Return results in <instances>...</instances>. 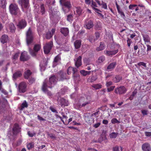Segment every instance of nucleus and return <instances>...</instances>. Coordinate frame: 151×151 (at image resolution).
Here are the masks:
<instances>
[{"label": "nucleus", "mask_w": 151, "mask_h": 151, "mask_svg": "<svg viewBox=\"0 0 151 151\" xmlns=\"http://www.w3.org/2000/svg\"><path fill=\"white\" fill-rule=\"evenodd\" d=\"M49 85L47 83L46 81H45L43 83V85L42 87V89L44 92H45L47 91V87L50 88H52V85H55L57 82V80H58V78L55 76H52L49 78Z\"/></svg>", "instance_id": "1"}, {"label": "nucleus", "mask_w": 151, "mask_h": 151, "mask_svg": "<svg viewBox=\"0 0 151 151\" xmlns=\"http://www.w3.org/2000/svg\"><path fill=\"white\" fill-rule=\"evenodd\" d=\"M10 13L12 15L20 16L21 13L18 6L14 4H11L9 6Z\"/></svg>", "instance_id": "2"}, {"label": "nucleus", "mask_w": 151, "mask_h": 151, "mask_svg": "<svg viewBox=\"0 0 151 151\" xmlns=\"http://www.w3.org/2000/svg\"><path fill=\"white\" fill-rule=\"evenodd\" d=\"M60 3L64 7L63 8V9L65 13L69 11L72 7L71 2L70 1L60 0Z\"/></svg>", "instance_id": "3"}, {"label": "nucleus", "mask_w": 151, "mask_h": 151, "mask_svg": "<svg viewBox=\"0 0 151 151\" xmlns=\"http://www.w3.org/2000/svg\"><path fill=\"white\" fill-rule=\"evenodd\" d=\"M26 35L27 44L29 46L32 42L34 39V33L30 27L29 28Z\"/></svg>", "instance_id": "4"}, {"label": "nucleus", "mask_w": 151, "mask_h": 151, "mask_svg": "<svg viewBox=\"0 0 151 151\" xmlns=\"http://www.w3.org/2000/svg\"><path fill=\"white\" fill-rule=\"evenodd\" d=\"M60 13L58 11L52 12L50 14V19L53 22H58L60 19Z\"/></svg>", "instance_id": "5"}, {"label": "nucleus", "mask_w": 151, "mask_h": 151, "mask_svg": "<svg viewBox=\"0 0 151 151\" xmlns=\"http://www.w3.org/2000/svg\"><path fill=\"white\" fill-rule=\"evenodd\" d=\"M53 46V43L52 41L46 43L43 47L44 53L45 54H48L50 52Z\"/></svg>", "instance_id": "6"}, {"label": "nucleus", "mask_w": 151, "mask_h": 151, "mask_svg": "<svg viewBox=\"0 0 151 151\" xmlns=\"http://www.w3.org/2000/svg\"><path fill=\"white\" fill-rule=\"evenodd\" d=\"M127 89L124 86H121L115 88L114 92L115 93L119 95L123 94L125 93Z\"/></svg>", "instance_id": "7"}, {"label": "nucleus", "mask_w": 151, "mask_h": 151, "mask_svg": "<svg viewBox=\"0 0 151 151\" xmlns=\"http://www.w3.org/2000/svg\"><path fill=\"white\" fill-rule=\"evenodd\" d=\"M115 4L117 10L119 14L121 15V17L124 18L125 17V15L124 13V10L126 8L124 7H122V6H120L117 4L116 1L115 2Z\"/></svg>", "instance_id": "8"}, {"label": "nucleus", "mask_w": 151, "mask_h": 151, "mask_svg": "<svg viewBox=\"0 0 151 151\" xmlns=\"http://www.w3.org/2000/svg\"><path fill=\"white\" fill-rule=\"evenodd\" d=\"M19 91L20 93H24L26 91L27 85L25 82H22L19 85Z\"/></svg>", "instance_id": "9"}, {"label": "nucleus", "mask_w": 151, "mask_h": 151, "mask_svg": "<svg viewBox=\"0 0 151 151\" xmlns=\"http://www.w3.org/2000/svg\"><path fill=\"white\" fill-rule=\"evenodd\" d=\"M18 4L22 6V10L24 12L23 7L25 8H27L29 6V0H19L18 1Z\"/></svg>", "instance_id": "10"}, {"label": "nucleus", "mask_w": 151, "mask_h": 151, "mask_svg": "<svg viewBox=\"0 0 151 151\" xmlns=\"http://www.w3.org/2000/svg\"><path fill=\"white\" fill-rule=\"evenodd\" d=\"M29 56L27 52L25 51L22 52L20 57V60L21 61L24 62L28 60L29 59Z\"/></svg>", "instance_id": "11"}, {"label": "nucleus", "mask_w": 151, "mask_h": 151, "mask_svg": "<svg viewBox=\"0 0 151 151\" xmlns=\"http://www.w3.org/2000/svg\"><path fill=\"white\" fill-rule=\"evenodd\" d=\"M61 56L60 55H58L56 56L54 59L52 63V67H56L57 65L61 64Z\"/></svg>", "instance_id": "12"}, {"label": "nucleus", "mask_w": 151, "mask_h": 151, "mask_svg": "<svg viewBox=\"0 0 151 151\" xmlns=\"http://www.w3.org/2000/svg\"><path fill=\"white\" fill-rule=\"evenodd\" d=\"M98 79L97 75L96 73H92L91 76L89 77L87 79V81L89 83H92L96 81Z\"/></svg>", "instance_id": "13"}, {"label": "nucleus", "mask_w": 151, "mask_h": 151, "mask_svg": "<svg viewBox=\"0 0 151 151\" xmlns=\"http://www.w3.org/2000/svg\"><path fill=\"white\" fill-rule=\"evenodd\" d=\"M20 128H19V124H15L12 129L13 134L14 135H16L20 131Z\"/></svg>", "instance_id": "14"}, {"label": "nucleus", "mask_w": 151, "mask_h": 151, "mask_svg": "<svg viewBox=\"0 0 151 151\" xmlns=\"http://www.w3.org/2000/svg\"><path fill=\"white\" fill-rule=\"evenodd\" d=\"M84 26L86 28L90 29L93 27V22L91 20H86L85 21Z\"/></svg>", "instance_id": "15"}, {"label": "nucleus", "mask_w": 151, "mask_h": 151, "mask_svg": "<svg viewBox=\"0 0 151 151\" xmlns=\"http://www.w3.org/2000/svg\"><path fill=\"white\" fill-rule=\"evenodd\" d=\"M27 25V23L24 19H22L20 20L17 25L18 27L20 29L24 28Z\"/></svg>", "instance_id": "16"}, {"label": "nucleus", "mask_w": 151, "mask_h": 151, "mask_svg": "<svg viewBox=\"0 0 151 151\" xmlns=\"http://www.w3.org/2000/svg\"><path fill=\"white\" fill-rule=\"evenodd\" d=\"M80 102H82L83 101V103L82 104L81 107H83L86 106L87 105L90 104L91 103V100L86 98H82L80 100Z\"/></svg>", "instance_id": "17"}, {"label": "nucleus", "mask_w": 151, "mask_h": 151, "mask_svg": "<svg viewBox=\"0 0 151 151\" xmlns=\"http://www.w3.org/2000/svg\"><path fill=\"white\" fill-rule=\"evenodd\" d=\"M96 2L94 1L93 0H91V7L92 9L94 10L95 12H102L99 9L97 8L98 7Z\"/></svg>", "instance_id": "18"}, {"label": "nucleus", "mask_w": 151, "mask_h": 151, "mask_svg": "<svg viewBox=\"0 0 151 151\" xmlns=\"http://www.w3.org/2000/svg\"><path fill=\"white\" fill-rule=\"evenodd\" d=\"M142 148L143 151H151V147L148 143L143 144L142 145Z\"/></svg>", "instance_id": "19"}, {"label": "nucleus", "mask_w": 151, "mask_h": 151, "mask_svg": "<svg viewBox=\"0 0 151 151\" xmlns=\"http://www.w3.org/2000/svg\"><path fill=\"white\" fill-rule=\"evenodd\" d=\"M118 50L112 51L106 50L104 51V53L107 56H111L116 54L118 52Z\"/></svg>", "instance_id": "20"}, {"label": "nucleus", "mask_w": 151, "mask_h": 151, "mask_svg": "<svg viewBox=\"0 0 151 151\" xmlns=\"http://www.w3.org/2000/svg\"><path fill=\"white\" fill-rule=\"evenodd\" d=\"M32 74V73L30 70H26L23 74L24 77L25 79H28Z\"/></svg>", "instance_id": "21"}, {"label": "nucleus", "mask_w": 151, "mask_h": 151, "mask_svg": "<svg viewBox=\"0 0 151 151\" xmlns=\"http://www.w3.org/2000/svg\"><path fill=\"white\" fill-rule=\"evenodd\" d=\"M60 32L65 37H66L69 33V30L68 28L66 27H62L60 29Z\"/></svg>", "instance_id": "22"}, {"label": "nucleus", "mask_w": 151, "mask_h": 151, "mask_svg": "<svg viewBox=\"0 0 151 151\" xmlns=\"http://www.w3.org/2000/svg\"><path fill=\"white\" fill-rule=\"evenodd\" d=\"M145 44H148L150 43V39L148 35L146 34H142Z\"/></svg>", "instance_id": "23"}, {"label": "nucleus", "mask_w": 151, "mask_h": 151, "mask_svg": "<svg viewBox=\"0 0 151 151\" xmlns=\"http://www.w3.org/2000/svg\"><path fill=\"white\" fill-rule=\"evenodd\" d=\"M59 102L62 107L68 106L69 104L68 101L63 98L60 99Z\"/></svg>", "instance_id": "24"}, {"label": "nucleus", "mask_w": 151, "mask_h": 151, "mask_svg": "<svg viewBox=\"0 0 151 151\" xmlns=\"http://www.w3.org/2000/svg\"><path fill=\"white\" fill-rule=\"evenodd\" d=\"M77 70L76 68H74L72 67H69L67 70V73L68 74L70 75L72 73L73 75L76 72Z\"/></svg>", "instance_id": "25"}, {"label": "nucleus", "mask_w": 151, "mask_h": 151, "mask_svg": "<svg viewBox=\"0 0 151 151\" xmlns=\"http://www.w3.org/2000/svg\"><path fill=\"white\" fill-rule=\"evenodd\" d=\"M81 45V41L80 40H76L74 42V45L75 49H78Z\"/></svg>", "instance_id": "26"}, {"label": "nucleus", "mask_w": 151, "mask_h": 151, "mask_svg": "<svg viewBox=\"0 0 151 151\" xmlns=\"http://www.w3.org/2000/svg\"><path fill=\"white\" fill-rule=\"evenodd\" d=\"M122 78L121 76L119 75H116L113 78V81L115 83L119 82L120 80H122Z\"/></svg>", "instance_id": "27"}, {"label": "nucleus", "mask_w": 151, "mask_h": 151, "mask_svg": "<svg viewBox=\"0 0 151 151\" xmlns=\"http://www.w3.org/2000/svg\"><path fill=\"white\" fill-rule=\"evenodd\" d=\"M81 59L82 57L81 56H79L77 59L75 63V65L77 68L79 67L82 65Z\"/></svg>", "instance_id": "28"}, {"label": "nucleus", "mask_w": 151, "mask_h": 151, "mask_svg": "<svg viewBox=\"0 0 151 151\" xmlns=\"http://www.w3.org/2000/svg\"><path fill=\"white\" fill-rule=\"evenodd\" d=\"M73 77L74 81L76 83H78L80 80V76L79 74H78L76 73L73 75Z\"/></svg>", "instance_id": "29"}, {"label": "nucleus", "mask_w": 151, "mask_h": 151, "mask_svg": "<svg viewBox=\"0 0 151 151\" xmlns=\"http://www.w3.org/2000/svg\"><path fill=\"white\" fill-rule=\"evenodd\" d=\"M91 72H93V71H86L84 70H82L80 71V73L81 75L83 76H86L87 75H89L91 73Z\"/></svg>", "instance_id": "30"}, {"label": "nucleus", "mask_w": 151, "mask_h": 151, "mask_svg": "<svg viewBox=\"0 0 151 151\" xmlns=\"http://www.w3.org/2000/svg\"><path fill=\"white\" fill-rule=\"evenodd\" d=\"M8 40V37L7 35H2L0 39L1 42L3 44L6 42Z\"/></svg>", "instance_id": "31"}, {"label": "nucleus", "mask_w": 151, "mask_h": 151, "mask_svg": "<svg viewBox=\"0 0 151 151\" xmlns=\"http://www.w3.org/2000/svg\"><path fill=\"white\" fill-rule=\"evenodd\" d=\"M117 63L116 62H114L111 63L107 66V69L108 70L114 69Z\"/></svg>", "instance_id": "32"}, {"label": "nucleus", "mask_w": 151, "mask_h": 151, "mask_svg": "<svg viewBox=\"0 0 151 151\" xmlns=\"http://www.w3.org/2000/svg\"><path fill=\"white\" fill-rule=\"evenodd\" d=\"M105 57L104 55H102L99 58L96 60V63L98 64H99L103 63L105 61Z\"/></svg>", "instance_id": "33"}, {"label": "nucleus", "mask_w": 151, "mask_h": 151, "mask_svg": "<svg viewBox=\"0 0 151 151\" xmlns=\"http://www.w3.org/2000/svg\"><path fill=\"white\" fill-rule=\"evenodd\" d=\"M98 4L101 6L102 5V7L104 8L105 9H107V5L106 3H104L103 2H102V3L101 4L100 3V1L99 0H94Z\"/></svg>", "instance_id": "34"}, {"label": "nucleus", "mask_w": 151, "mask_h": 151, "mask_svg": "<svg viewBox=\"0 0 151 151\" xmlns=\"http://www.w3.org/2000/svg\"><path fill=\"white\" fill-rule=\"evenodd\" d=\"M22 75L21 72L20 71H17L15 72L13 74V78L15 79H16L20 77Z\"/></svg>", "instance_id": "35"}, {"label": "nucleus", "mask_w": 151, "mask_h": 151, "mask_svg": "<svg viewBox=\"0 0 151 151\" xmlns=\"http://www.w3.org/2000/svg\"><path fill=\"white\" fill-rule=\"evenodd\" d=\"M105 47V45L104 44V42H100V46L99 47L96 48V50L98 51H100L103 50Z\"/></svg>", "instance_id": "36"}, {"label": "nucleus", "mask_w": 151, "mask_h": 151, "mask_svg": "<svg viewBox=\"0 0 151 151\" xmlns=\"http://www.w3.org/2000/svg\"><path fill=\"white\" fill-rule=\"evenodd\" d=\"M9 28L10 31L12 32H14L16 29V27L13 23H10L9 24Z\"/></svg>", "instance_id": "37"}, {"label": "nucleus", "mask_w": 151, "mask_h": 151, "mask_svg": "<svg viewBox=\"0 0 151 151\" xmlns=\"http://www.w3.org/2000/svg\"><path fill=\"white\" fill-rule=\"evenodd\" d=\"M41 48V45L40 44H35L33 50L35 52H38Z\"/></svg>", "instance_id": "38"}, {"label": "nucleus", "mask_w": 151, "mask_h": 151, "mask_svg": "<svg viewBox=\"0 0 151 151\" xmlns=\"http://www.w3.org/2000/svg\"><path fill=\"white\" fill-rule=\"evenodd\" d=\"M6 0H2L0 2V7L4 8L6 6Z\"/></svg>", "instance_id": "39"}, {"label": "nucleus", "mask_w": 151, "mask_h": 151, "mask_svg": "<svg viewBox=\"0 0 151 151\" xmlns=\"http://www.w3.org/2000/svg\"><path fill=\"white\" fill-rule=\"evenodd\" d=\"M28 106V104L26 101H24L23 102L22 104L20 109L22 110L24 108H27Z\"/></svg>", "instance_id": "40"}, {"label": "nucleus", "mask_w": 151, "mask_h": 151, "mask_svg": "<svg viewBox=\"0 0 151 151\" xmlns=\"http://www.w3.org/2000/svg\"><path fill=\"white\" fill-rule=\"evenodd\" d=\"M28 80V81L29 84H32L33 83L35 82L36 79L34 77H31L29 78Z\"/></svg>", "instance_id": "41"}, {"label": "nucleus", "mask_w": 151, "mask_h": 151, "mask_svg": "<svg viewBox=\"0 0 151 151\" xmlns=\"http://www.w3.org/2000/svg\"><path fill=\"white\" fill-rule=\"evenodd\" d=\"M92 87L96 89H97L102 88V85L100 84H96L93 85L92 86Z\"/></svg>", "instance_id": "42"}, {"label": "nucleus", "mask_w": 151, "mask_h": 151, "mask_svg": "<svg viewBox=\"0 0 151 151\" xmlns=\"http://www.w3.org/2000/svg\"><path fill=\"white\" fill-rule=\"evenodd\" d=\"M76 11L78 15H80L82 12V9L80 7H76Z\"/></svg>", "instance_id": "43"}, {"label": "nucleus", "mask_w": 151, "mask_h": 151, "mask_svg": "<svg viewBox=\"0 0 151 151\" xmlns=\"http://www.w3.org/2000/svg\"><path fill=\"white\" fill-rule=\"evenodd\" d=\"M67 20L69 22H71L73 20V15L72 14H70L67 16Z\"/></svg>", "instance_id": "44"}, {"label": "nucleus", "mask_w": 151, "mask_h": 151, "mask_svg": "<svg viewBox=\"0 0 151 151\" xmlns=\"http://www.w3.org/2000/svg\"><path fill=\"white\" fill-rule=\"evenodd\" d=\"M118 134V133H117L112 132L110 134L109 137L111 138H115L116 137Z\"/></svg>", "instance_id": "45"}, {"label": "nucleus", "mask_w": 151, "mask_h": 151, "mask_svg": "<svg viewBox=\"0 0 151 151\" xmlns=\"http://www.w3.org/2000/svg\"><path fill=\"white\" fill-rule=\"evenodd\" d=\"M27 147L28 150H30L34 147V145L33 142H31L28 144L27 145Z\"/></svg>", "instance_id": "46"}, {"label": "nucleus", "mask_w": 151, "mask_h": 151, "mask_svg": "<svg viewBox=\"0 0 151 151\" xmlns=\"http://www.w3.org/2000/svg\"><path fill=\"white\" fill-rule=\"evenodd\" d=\"M96 28L97 30H100L101 28V25L100 22H97L95 25Z\"/></svg>", "instance_id": "47"}, {"label": "nucleus", "mask_w": 151, "mask_h": 151, "mask_svg": "<svg viewBox=\"0 0 151 151\" xmlns=\"http://www.w3.org/2000/svg\"><path fill=\"white\" fill-rule=\"evenodd\" d=\"M40 12L42 13V14H43L45 13V9L44 7V4H42L40 6Z\"/></svg>", "instance_id": "48"}, {"label": "nucleus", "mask_w": 151, "mask_h": 151, "mask_svg": "<svg viewBox=\"0 0 151 151\" xmlns=\"http://www.w3.org/2000/svg\"><path fill=\"white\" fill-rule=\"evenodd\" d=\"M52 36V34L51 32H49L46 34V38L47 39H50Z\"/></svg>", "instance_id": "49"}, {"label": "nucleus", "mask_w": 151, "mask_h": 151, "mask_svg": "<svg viewBox=\"0 0 151 151\" xmlns=\"http://www.w3.org/2000/svg\"><path fill=\"white\" fill-rule=\"evenodd\" d=\"M111 122L113 124L115 123L119 124L120 123V122L116 118H114L111 119Z\"/></svg>", "instance_id": "50"}, {"label": "nucleus", "mask_w": 151, "mask_h": 151, "mask_svg": "<svg viewBox=\"0 0 151 151\" xmlns=\"http://www.w3.org/2000/svg\"><path fill=\"white\" fill-rule=\"evenodd\" d=\"M47 134L48 136L51 139H55L56 138V137L55 136V135L52 134V133H47Z\"/></svg>", "instance_id": "51"}, {"label": "nucleus", "mask_w": 151, "mask_h": 151, "mask_svg": "<svg viewBox=\"0 0 151 151\" xmlns=\"http://www.w3.org/2000/svg\"><path fill=\"white\" fill-rule=\"evenodd\" d=\"M37 119L38 120L40 121V122H45L46 121V119L41 116L40 115H38L37 116Z\"/></svg>", "instance_id": "52"}, {"label": "nucleus", "mask_w": 151, "mask_h": 151, "mask_svg": "<svg viewBox=\"0 0 151 151\" xmlns=\"http://www.w3.org/2000/svg\"><path fill=\"white\" fill-rule=\"evenodd\" d=\"M30 52L32 56L34 57L36 56L37 52H35L34 50H31L30 51Z\"/></svg>", "instance_id": "53"}, {"label": "nucleus", "mask_w": 151, "mask_h": 151, "mask_svg": "<svg viewBox=\"0 0 151 151\" xmlns=\"http://www.w3.org/2000/svg\"><path fill=\"white\" fill-rule=\"evenodd\" d=\"M19 57V53H16L14 55H13L12 59L13 60H16Z\"/></svg>", "instance_id": "54"}, {"label": "nucleus", "mask_w": 151, "mask_h": 151, "mask_svg": "<svg viewBox=\"0 0 151 151\" xmlns=\"http://www.w3.org/2000/svg\"><path fill=\"white\" fill-rule=\"evenodd\" d=\"M113 151H119V147L117 145H116L113 147Z\"/></svg>", "instance_id": "55"}, {"label": "nucleus", "mask_w": 151, "mask_h": 151, "mask_svg": "<svg viewBox=\"0 0 151 151\" xmlns=\"http://www.w3.org/2000/svg\"><path fill=\"white\" fill-rule=\"evenodd\" d=\"M115 88V86H110L109 88H107V91L108 92H110L112 91H113L114 88Z\"/></svg>", "instance_id": "56"}, {"label": "nucleus", "mask_w": 151, "mask_h": 151, "mask_svg": "<svg viewBox=\"0 0 151 151\" xmlns=\"http://www.w3.org/2000/svg\"><path fill=\"white\" fill-rule=\"evenodd\" d=\"M65 79H66L65 77L64 76V74L63 73L61 74L60 75V81H63Z\"/></svg>", "instance_id": "57"}, {"label": "nucleus", "mask_w": 151, "mask_h": 151, "mask_svg": "<svg viewBox=\"0 0 151 151\" xmlns=\"http://www.w3.org/2000/svg\"><path fill=\"white\" fill-rule=\"evenodd\" d=\"M137 5L136 4L130 5L129 6V8L130 9L133 10L134 7H137Z\"/></svg>", "instance_id": "58"}, {"label": "nucleus", "mask_w": 151, "mask_h": 151, "mask_svg": "<svg viewBox=\"0 0 151 151\" xmlns=\"http://www.w3.org/2000/svg\"><path fill=\"white\" fill-rule=\"evenodd\" d=\"M132 42V41L131 39L129 38H128L127 40V42L128 47H129L130 46Z\"/></svg>", "instance_id": "59"}, {"label": "nucleus", "mask_w": 151, "mask_h": 151, "mask_svg": "<svg viewBox=\"0 0 151 151\" xmlns=\"http://www.w3.org/2000/svg\"><path fill=\"white\" fill-rule=\"evenodd\" d=\"M50 109L51 111L55 113H58V112L52 106H50Z\"/></svg>", "instance_id": "60"}, {"label": "nucleus", "mask_w": 151, "mask_h": 151, "mask_svg": "<svg viewBox=\"0 0 151 151\" xmlns=\"http://www.w3.org/2000/svg\"><path fill=\"white\" fill-rule=\"evenodd\" d=\"M138 65L139 66H144L145 67H146V64L143 62H140L138 63Z\"/></svg>", "instance_id": "61"}, {"label": "nucleus", "mask_w": 151, "mask_h": 151, "mask_svg": "<svg viewBox=\"0 0 151 151\" xmlns=\"http://www.w3.org/2000/svg\"><path fill=\"white\" fill-rule=\"evenodd\" d=\"M145 14L146 16H148L149 19L151 20V13L149 12H147Z\"/></svg>", "instance_id": "62"}, {"label": "nucleus", "mask_w": 151, "mask_h": 151, "mask_svg": "<svg viewBox=\"0 0 151 151\" xmlns=\"http://www.w3.org/2000/svg\"><path fill=\"white\" fill-rule=\"evenodd\" d=\"M146 46L147 47V51L148 52L149 51H151V46L147 44L146 45Z\"/></svg>", "instance_id": "63"}, {"label": "nucleus", "mask_w": 151, "mask_h": 151, "mask_svg": "<svg viewBox=\"0 0 151 151\" xmlns=\"http://www.w3.org/2000/svg\"><path fill=\"white\" fill-rule=\"evenodd\" d=\"M145 135L147 137L151 136V132H145Z\"/></svg>", "instance_id": "64"}]
</instances>
